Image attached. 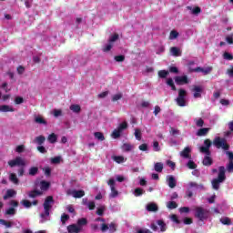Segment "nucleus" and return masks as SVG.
I'll return each mask as SVG.
<instances>
[{"label": "nucleus", "mask_w": 233, "mask_h": 233, "mask_svg": "<svg viewBox=\"0 0 233 233\" xmlns=\"http://www.w3.org/2000/svg\"><path fill=\"white\" fill-rule=\"evenodd\" d=\"M132 148H134V147L128 143H126L122 146V149L125 151V152H130L132 151Z\"/></svg>", "instance_id": "obj_39"}, {"label": "nucleus", "mask_w": 233, "mask_h": 233, "mask_svg": "<svg viewBox=\"0 0 233 233\" xmlns=\"http://www.w3.org/2000/svg\"><path fill=\"white\" fill-rule=\"evenodd\" d=\"M37 172H39V167H32L29 169V176H36Z\"/></svg>", "instance_id": "obj_42"}, {"label": "nucleus", "mask_w": 233, "mask_h": 233, "mask_svg": "<svg viewBox=\"0 0 233 233\" xmlns=\"http://www.w3.org/2000/svg\"><path fill=\"white\" fill-rule=\"evenodd\" d=\"M220 223H222V225L230 226V225H232V220L229 218L225 217V218H220Z\"/></svg>", "instance_id": "obj_34"}, {"label": "nucleus", "mask_w": 233, "mask_h": 233, "mask_svg": "<svg viewBox=\"0 0 233 233\" xmlns=\"http://www.w3.org/2000/svg\"><path fill=\"white\" fill-rule=\"evenodd\" d=\"M51 163L53 165H58V163H61V157H55L51 158Z\"/></svg>", "instance_id": "obj_48"}, {"label": "nucleus", "mask_w": 233, "mask_h": 233, "mask_svg": "<svg viewBox=\"0 0 233 233\" xmlns=\"http://www.w3.org/2000/svg\"><path fill=\"white\" fill-rule=\"evenodd\" d=\"M167 86H170L173 92H176V90H177V88H176V85L174 84V80L172 78H167Z\"/></svg>", "instance_id": "obj_31"}, {"label": "nucleus", "mask_w": 233, "mask_h": 233, "mask_svg": "<svg viewBox=\"0 0 233 233\" xmlns=\"http://www.w3.org/2000/svg\"><path fill=\"white\" fill-rule=\"evenodd\" d=\"M6 216H15V208H10L5 211Z\"/></svg>", "instance_id": "obj_54"}, {"label": "nucleus", "mask_w": 233, "mask_h": 233, "mask_svg": "<svg viewBox=\"0 0 233 233\" xmlns=\"http://www.w3.org/2000/svg\"><path fill=\"white\" fill-rule=\"evenodd\" d=\"M168 71L167 70H160L158 71V76L161 78V79H165L167 76H168Z\"/></svg>", "instance_id": "obj_43"}, {"label": "nucleus", "mask_w": 233, "mask_h": 233, "mask_svg": "<svg viewBox=\"0 0 233 233\" xmlns=\"http://www.w3.org/2000/svg\"><path fill=\"white\" fill-rule=\"evenodd\" d=\"M138 149L142 152H147L148 150V145L147 144H142L138 147Z\"/></svg>", "instance_id": "obj_60"}, {"label": "nucleus", "mask_w": 233, "mask_h": 233, "mask_svg": "<svg viewBox=\"0 0 233 233\" xmlns=\"http://www.w3.org/2000/svg\"><path fill=\"white\" fill-rule=\"evenodd\" d=\"M101 232H106V230H108L109 229V227L106 225V223H102V225H101Z\"/></svg>", "instance_id": "obj_62"}, {"label": "nucleus", "mask_w": 233, "mask_h": 233, "mask_svg": "<svg viewBox=\"0 0 233 233\" xmlns=\"http://www.w3.org/2000/svg\"><path fill=\"white\" fill-rule=\"evenodd\" d=\"M107 185H109L111 188V193L109 194V198H117V196H119V191L116 189V180H114V178H110L107 182Z\"/></svg>", "instance_id": "obj_7"}, {"label": "nucleus", "mask_w": 233, "mask_h": 233, "mask_svg": "<svg viewBox=\"0 0 233 233\" xmlns=\"http://www.w3.org/2000/svg\"><path fill=\"white\" fill-rule=\"evenodd\" d=\"M213 145L216 148H222L223 150H228L230 148V145L227 143V139L221 138L220 137L214 138Z\"/></svg>", "instance_id": "obj_4"}, {"label": "nucleus", "mask_w": 233, "mask_h": 233, "mask_svg": "<svg viewBox=\"0 0 233 233\" xmlns=\"http://www.w3.org/2000/svg\"><path fill=\"white\" fill-rule=\"evenodd\" d=\"M127 128H128V124H127V122H123L121 123L118 127L116 128V130L122 134L123 130H127Z\"/></svg>", "instance_id": "obj_32"}, {"label": "nucleus", "mask_w": 233, "mask_h": 233, "mask_svg": "<svg viewBox=\"0 0 233 233\" xmlns=\"http://www.w3.org/2000/svg\"><path fill=\"white\" fill-rule=\"evenodd\" d=\"M114 46V44H111L108 42V45L103 47V52H110L112 50V47Z\"/></svg>", "instance_id": "obj_50"}, {"label": "nucleus", "mask_w": 233, "mask_h": 233, "mask_svg": "<svg viewBox=\"0 0 233 233\" xmlns=\"http://www.w3.org/2000/svg\"><path fill=\"white\" fill-rule=\"evenodd\" d=\"M134 194H135L136 198H139V196H143V194H144L143 188L137 187L134 191Z\"/></svg>", "instance_id": "obj_44"}, {"label": "nucleus", "mask_w": 233, "mask_h": 233, "mask_svg": "<svg viewBox=\"0 0 233 233\" xmlns=\"http://www.w3.org/2000/svg\"><path fill=\"white\" fill-rule=\"evenodd\" d=\"M157 224L160 227V232H167V224L164 220L159 219L157 221Z\"/></svg>", "instance_id": "obj_24"}, {"label": "nucleus", "mask_w": 233, "mask_h": 233, "mask_svg": "<svg viewBox=\"0 0 233 233\" xmlns=\"http://www.w3.org/2000/svg\"><path fill=\"white\" fill-rule=\"evenodd\" d=\"M15 152L18 154H22V152H25V145L17 146L15 148Z\"/></svg>", "instance_id": "obj_59"}, {"label": "nucleus", "mask_w": 233, "mask_h": 233, "mask_svg": "<svg viewBox=\"0 0 233 233\" xmlns=\"http://www.w3.org/2000/svg\"><path fill=\"white\" fill-rule=\"evenodd\" d=\"M167 207L169 210H174V208H177V203L176 201H169L167 203Z\"/></svg>", "instance_id": "obj_36"}, {"label": "nucleus", "mask_w": 233, "mask_h": 233, "mask_svg": "<svg viewBox=\"0 0 233 233\" xmlns=\"http://www.w3.org/2000/svg\"><path fill=\"white\" fill-rule=\"evenodd\" d=\"M47 140L49 143H57V135L56 133H52L48 136Z\"/></svg>", "instance_id": "obj_30"}, {"label": "nucleus", "mask_w": 233, "mask_h": 233, "mask_svg": "<svg viewBox=\"0 0 233 233\" xmlns=\"http://www.w3.org/2000/svg\"><path fill=\"white\" fill-rule=\"evenodd\" d=\"M45 141H46V138L45 137V136H39L35 137V142L37 143V145H43Z\"/></svg>", "instance_id": "obj_40"}, {"label": "nucleus", "mask_w": 233, "mask_h": 233, "mask_svg": "<svg viewBox=\"0 0 233 233\" xmlns=\"http://www.w3.org/2000/svg\"><path fill=\"white\" fill-rule=\"evenodd\" d=\"M153 148H154L155 152H159V150H161V147H159V142L154 141Z\"/></svg>", "instance_id": "obj_57"}, {"label": "nucleus", "mask_w": 233, "mask_h": 233, "mask_svg": "<svg viewBox=\"0 0 233 233\" xmlns=\"http://www.w3.org/2000/svg\"><path fill=\"white\" fill-rule=\"evenodd\" d=\"M109 230L110 232H116V230H117V226L116 225V223L111 222L109 224Z\"/></svg>", "instance_id": "obj_56"}, {"label": "nucleus", "mask_w": 233, "mask_h": 233, "mask_svg": "<svg viewBox=\"0 0 233 233\" xmlns=\"http://www.w3.org/2000/svg\"><path fill=\"white\" fill-rule=\"evenodd\" d=\"M69 108L75 114H79V112H81V106H79V105L73 104V105L70 106Z\"/></svg>", "instance_id": "obj_28"}, {"label": "nucleus", "mask_w": 233, "mask_h": 233, "mask_svg": "<svg viewBox=\"0 0 233 233\" xmlns=\"http://www.w3.org/2000/svg\"><path fill=\"white\" fill-rule=\"evenodd\" d=\"M94 136H95L96 139H98V141H105V135H103V133L95 132Z\"/></svg>", "instance_id": "obj_37"}, {"label": "nucleus", "mask_w": 233, "mask_h": 233, "mask_svg": "<svg viewBox=\"0 0 233 233\" xmlns=\"http://www.w3.org/2000/svg\"><path fill=\"white\" fill-rule=\"evenodd\" d=\"M27 196L31 199H35V198H39V196H43V191L37 190V189H34V190L29 191L27 193Z\"/></svg>", "instance_id": "obj_14"}, {"label": "nucleus", "mask_w": 233, "mask_h": 233, "mask_svg": "<svg viewBox=\"0 0 233 233\" xmlns=\"http://www.w3.org/2000/svg\"><path fill=\"white\" fill-rule=\"evenodd\" d=\"M35 123H37L38 125H48V123L41 116L35 117Z\"/></svg>", "instance_id": "obj_29"}, {"label": "nucleus", "mask_w": 233, "mask_h": 233, "mask_svg": "<svg viewBox=\"0 0 233 233\" xmlns=\"http://www.w3.org/2000/svg\"><path fill=\"white\" fill-rule=\"evenodd\" d=\"M135 137L137 141H141V130L137 128L135 129Z\"/></svg>", "instance_id": "obj_49"}, {"label": "nucleus", "mask_w": 233, "mask_h": 233, "mask_svg": "<svg viewBox=\"0 0 233 233\" xmlns=\"http://www.w3.org/2000/svg\"><path fill=\"white\" fill-rule=\"evenodd\" d=\"M175 82L177 85H188V76H176Z\"/></svg>", "instance_id": "obj_13"}, {"label": "nucleus", "mask_w": 233, "mask_h": 233, "mask_svg": "<svg viewBox=\"0 0 233 233\" xmlns=\"http://www.w3.org/2000/svg\"><path fill=\"white\" fill-rule=\"evenodd\" d=\"M81 228L77 226V224H71L67 226V232L69 233H81Z\"/></svg>", "instance_id": "obj_15"}, {"label": "nucleus", "mask_w": 233, "mask_h": 233, "mask_svg": "<svg viewBox=\"0 0 233 233\" xmlns=\"http://www.w3.org/2000/svg\"><path fill=\"white\" fill-rule=\"evenodd\" d=\"M205 147H200L199 150L202 154L206 156H210V147H212V141L210 139L204 140Z\"/></svg>", "instance_id": "obj_8"}, {"label": "nucleus", "mask_w": 233, "mask_h": 233, "mask_svg": "<svg viewBox=\"0 0 233 233\" xmlns=\"http://www.w3.org/2000/svg\"><path fill=\"white\" fill-rule=\"evenodd\" d=\"M66 194L67 196H73V198L79 199L85 196V190L68 189Z\"/></svg>", "instance_id": "obj_9"}, {"label": "nucleus", "mask_w": 233, "mask_h": 233, "mask_svg": "<svg viewBox=\"0 0 233 233\" xmlns=\"http://www.w3.org/2000/svg\"><path fill=\"white\" fill-rule=\"evenodd\" d=\"M122 98H123V94L118 93L112 96V101H113V103H116V101H119V99H122Z\"/></svg>", "instance_id": "obj_46"}, {"label": "nucleus", "mask_w": 233, "mask_h": 233, "mask_svg": "<svg viewBox=\"0 0 233 233\" xmlns=\"http://www.w3.org/2000/svg\"><path fill=\"white\" fill-rule=\"evenodd\" d=\"M0 225H4L6 228H12V225H14L10 221H6L5 219H0Z\"/></svg>", "instance_id": "obj_38"}, {"label": "nucleus", "mask_w": 233, "mask_h": 233, "mask_svg": "<svg viewBox=\"0 0 233 233\" xmlns=\"http://www.w3.org/2000/svg\"><path fill=\"white\" fill-rule=\"evenodd\" d=\"M179 35V33L177 31L173 30L170 32V39H177V37Z\"/></svg>", "instance_id": "obj_58"}, {"label": "nucleus", "mask_w": 233, "mask_h": 233, "mask_svg": "<svg viewBox=\"0 0 233 233\" xmlns=\"http://www.w3.org/2000/svg\"><path fill=\"white\" fill-rule=\"evenodd\" d=\"M39 187H40V190H42V192H46V190L50 188V182L46 180H42L39 183Z\"/></svg>", "instance_id": "obj_16"}, {"label": "nucleus", "mask_w": 233, "mask_h": 233, "mask_svg": "<svg viewBox=\"0 0 233 233\" xmlns=\"http://www.w3.org/2000/svg\"><path fill=\"white\" fill-rule=\"evenodd\" d=\"M226 155L228 156V161H233V152L232 151H226Z\"/></svg>", "instance_id": "obj_64"}, {"label": "nucleus", "mask_w": 233, "mask_h": 233, "mask_svg": "<svg viewBox=\"0 0 233 233\" xmlns=\"http://www.w3.org/2000/svg\"><path fill=\"white\" fill-rule=\"evenodd\" d=\"M192 149L187 147L180 152V156L181 157H184V159H192V155H190Z\"/></svg>", "instance_id": "obj_12"}, {"label": "nucleus", "mask_w": 233, "mask_h": 233, "mask_svg": "<svg viewBox=\"0 0 233 233\" xmlns=\"http://www.w3.org/2000/svg\"><path fill=\"white\" fill-rule=\"evenodd\" d=\"M213 163L214 160L212 159L210 155H207L206 157H204V159L202 160V165H204V167H211Z\"/></svg>", "instance_id": "obj_18"}, {"label": "nucleus", "mask_w": 233, "mask_h": 233, "mask_svg": "<svg viewBox=\"0 0 233 233\" xmlns=\"http://www.w3.org/2000/svg\"><path fill=\"white\" fill-rule=\"evenodd\" d=\"M167 181L169 188H176V186L177 185V181H176V177H174V176H169Z\"/></svg>", "instance_id": "obj_17"}, {"label": "nucleus", "mask_w": 233, "mask_h": 233, "mask_svg": "<svg viewBox=\"0 0 233 233\" xmlns=\"http://www.w3.org/2000/svg\"><path fill=\"white\" fill-rule=\"evenodd\" d=\"M86 225H88V219H86V218H81L77 219L76 226H78L81 230H83V227H86Z\"/></svg>", "instance_id": "obj_20"}, {"label": "nucleus", "mask_w": 233, "mask_h": 233, "mask_svg": "<svg viewBox=\"0 0 233 233\" xmlns=\"http://www.w3.org/2000/svg\"><path fill=\"white\" fill-rule=\"evenodd\" d=\"M228 172H233V161H229L227 166Z\"/></svg>", "instance_id": "obj_63"}, {"label": "nucleus", "mask_w": 233, "mask_h": 233, "mask_svg": "<svg viewBox=\"0 0 233 233\" xmlns=\"http://www.w3.org/2000/svg\"><path fill=\"white\" fill-rule=\"evenodd\" d=\"M223 58L226 59L227 61H233V56L228 52H225L223 54Z\"/></svg>", "instance_id": "obj_45"}, {"label": "nucleus", "mask_w": 233, "mask_h": 233, "mask_svg": "<svg viewBox=\"0 0 233 233\" xmlns=\"http://www.w3.org/2000/svg\"><path fill=\"white\" fill-rule=\"evenodd\" d=\"M187 90L185 89H178V96L176 99L177 105L178 106H187Z\"/></svg>", "instance_id": "obj_5"}, {"label": "nucleus", "mask_w": 233, "mask_h": 233, "mask_svg": "<svg viewBox=\"0 0 233 233\" xmlns=\"http://www.w3.org/2000/svg\"><path fill=\"white\" fill-rule=\"evenodd\" d=\"M187 10H191V13L193 14V15H198V14H201V7L199 6H196L193 9L191 6H187Z\"/></svg>", "instance_id": "obj_27"}, {"label": "nucleus", "mask_w": 233, "mask_h": 233, "mask_svg": "<svg viewBox=\"0 0 233 233\" xmlns=\"http://www.w3.org/2000/svg\"><path fill=\"white\" fill-rule=\"evenodd\" d=\"M226 41H227V43H228V45H233V34L226 36Z\"/></svg>", "instance_id": "obj_61"}, {"label": "nucleus", "mask_w": 233, "mask_h": 233, "mask_svg": "<svg viewBox=\"0 0 233 233\" xmlns=\"http://www.w3.org/2000/svg\"><path fill=\"white\" fill-rule=\"evenodd\" d=\"M209 211L208 209H205L202 207H196L195 208V218L198 219L199 221H205L206 219H208Z\"/></svg>", "instance_id": "obj_2"}, {"label": "nucleus", "mask_w": 233, "mask_h": 233, "mask_svg": "<svg viewBox=\"0 0 233 233\" xmlns=\"http://www.w3.org/2000/svg\"><path fill=\"white\" fill-rule=\"evenodd\" d=\"M117 39H119V35L117 33H115L113 35L109 37L108 43H111V45H114V43L117 41Z\"/></svg>", "instance_id": "obj_35"}, {"label": "nucleus", "mask_w": 233, "mask_h": 233, "mask_svg": "<svg viewBox=\"0 0 233 233\" xmlns=\"http://www.w3.org/2000/svg\"><path fill=\"white\" fill-rule=\"evenodd\" d=\"M170 52L175 57H179L181 56V50L176 46L171 47Z\"/></svg>", "instance_id": "obj_23"}, {"label": "nucleus", "mask_w": 233, "mask_h": 233, "mask_svg": "<svg viewBox=\"0 0 233 233\" xmlns=\"http://www.w3.org/2000/svg\"><path fill=\"white\" fill-rule=\"evenodd\" d=\"M187 166L190 170H196L198 168V165L193 160H189Z\"/></svg>", "instance_id": "obj_41"}, {"label": "nucleus", "mask_w": 233, "mask_h": 233, "mask_svg": "<svg viewBox=\"0 0 233 233\" xmlns=\"http://www.w3.org/2000/svg\"><path fill=\"white\" fill-rule=\"evenodd\" d=\"M52 205H54V197L52 196L46 197L44 202L45 213H42L40 215L41 218H45L46 216V217L50 216V210H52Z\"/></svg>", "instance_id": "obj_3"}, {"label": "nucleus", "mask_w": 233, "mask_h": 233, "mask_svg": "<svg viewBox=\"0 0 233 233\" xmlns=\"http://www.w3.org/2000/svg\"><path fill=\"white\" fill-rule=\"evenodd\" d=\"M179 212L181 214H188V212H190V208L188 207H182L179 208Z\"/></svg>", "instance_id": "obj_53"}, {"label": "nucleus", "mask_w": 233, "mask_h": 233, "mask_svg": "<svg viewBox=\"0 0 233 233\" xmlns=\"http://www.w3.org/2000/svg\"><path fill=\"white\" fill-rule=\"evenodd\" d=\"M15 194H17V192H15V190L8 189L5 193V195L4 196V199L6 200V199H8V198H14V196H15Z\"/></svg>", "instance_id": "obj_25"}, {"label": "nucleus", "mask_w": 233, "mask_h": 233, "mask_svg": "<svg viewBox=\"0 0 233 233\" xmlns=\"http://www.w3.org/2000/svg\"><path fill=\"white\" fill-rule=\"evenodd\" d=\"M147 212H157V210H159V208L157 207V204L151 202L147 205Z\"/></svg>", "instance_id": "obj_19"}, {"label": "nucleus", "mask_w": 233, "mask_h": 233, "mask_svg": "<svg viewBox=\"0 0 233 233\" xmlns=\"http://www.w3.org/2000/svg\"><path fill=\"white\" fill-rule=\"evenodd\" d=\"M15 105H21V104L25 103V99L22 96H16L15 98Z\"/></svg>", "instance_id": "obj_55"}, {"label": "nucleus", "mask_w": 233, "mask_h": 233, "mask_svg": "<svg viewBox=\"0 0 233 233\" xmlns=\"http://www.w3.org/2000/svg\"><path fill=\"white\" fill-rule=\"evenodd\" d=\"M9 181H11V183H14V185H19V178H17V176L15 173L10 174Z\"/></svg>", "instance_id": "obj_26"}, {"label": "nucleus", "mask_w": 233, "mask_h": 233, "mask_svg": "<svg viewBox=\"0 0 233 233\" xmlns=\"http://www.w3.org/2000/svg\"><path fill=\"white\" fill-rule=\"evenodd\" d=\"M113 159L116 161V163H123V161H125V157L121 156H115Z\"/></svg>", "instance_id": "obj_52"}, {"label": "nucleus", "mask_w": 233, "mask_h": 233, "mask_svg": "<svg viewBox=\"0 0 233 233\" xmlns=\"http://www.w3.org/2000/svg\"><path fill=\"white\" fill-rule=\"evenodd\" d=\"M192 92L193 97H195V99H198L201 97V94H203V87H201V86H194L192 88Z\"/></svg>", "instance_id": "obj_11"}, {"label": "nucleus", "mask_w": 233, "mask_h": 233, "mask_svg": "<svg viewBox=\"0 0 233 233\" xmlns=\"http://www.w3.org/2000/svg\"><path fill=\"white\" fill-rule=\"evenodd\" d=\"M155 171L161 173L163 172V163L161 162H157L154 166Z\"/></svg>", "instance_id": "obj_33"}, {"label": "nucleus", "mask_w": 233, "mask_h": 233, "mask_svg": "<svg viewBox=\"0 0 233 233\" xmlns=\"http://www.w3.org/2000/svg\"><path fill=\"white\" fill-rule=\"evenodd\" d=\"M9 167L11 168H14V167H25L26 165V162H25V159L21 157H16L15 159L8 161Z\"/></svg>", "instance_id": "obj_6"}, {"label": "nucleus", "mask_w": 233, "mask_h": 233, "mask_svg": "<svg viewBox=\"0 0 233 233\" xmlns=\"http://www.w3.org/2000/svg\"><path fill=\"white\" fill-rule=\"evenodd\" d=\"M208 132H210V127H202V128L198 129V131L197 132V136L201 137L203 136H207V134H208Z\"/></svg>", "instance_id": "obj_21"}, {"label": "nucleus", "mask_w": 233, "mask_h": 233, "mask_svg": "<svg viewBox=\"0 0 233 233\" xmlns=\"http://www.w3.org/2000/svg\"><path fill=\"white\" fill-rule=\"evenodd\" d=\"M115 61H116V63H123V61H125V56L124 55L116 56Z\"/></svg>", "instance_id": "obj_51"}, {"label": "nucleus", "mask_w": 233, "mask_h": 233, "mask_svg": "<svg viewBox=\"0 0 233 233\" xmlns=\"http://www.w3.org/2000/svg\"><path fill=\"white\" fill-rule=\"evenodd\" d=\"M227 170L225 169V167L220 166L218 167V175L217 178H214L211 181V185L214 188V190H219V184L223 183L227 179V175H225Z\"/></svg>", "instance_id": "obj_1"}, {"label": "nucleus", "mask_w": 233, "mask_h": 233, "mask_svg": "<svg viewBox=\"0 0 233 233\" xmlns=\"http://www.w3.org/2000/svg\"><path fill=\"white\" fill-rule=\"evenodd\" d=\"M21 204L25 207V208H30V207H32V202H30V200L27 199H24L21 201Z\"/></svg>", "instance_id": "obj_47"}, {"label": "nucleus", "mask_w": 233, "mask_h": 233, "mask_svg": "<svg viewBox=\"0 0 233 233\" xmlns=\"http://www.w3.org/2000/svg\"><path fill=\"white\" fill-rule=\"evenodd\" d=\"M189 72H202L204 76H208L210 72H212V66H208L206 68L203 67H196V68H189Z\"/></svg>", "instance_id": "obj_10"}, {"label": "nucleus", "mask_w": 233, "mask_h": 233, "mask_svg": "<svg viewBox=\"0 0 233 233\" xmlns=\"http://www.w3.org/2000/svg\"><path fill=\"white\" fill-rule=\"evenodd\" d=\"M0 112H15V109L8 105H3L0 106Z\"/></svg>", "instance_id": "obj_22"}]
</instances>
